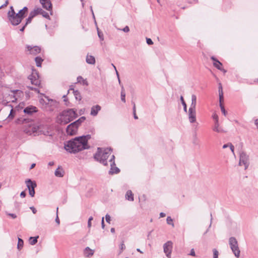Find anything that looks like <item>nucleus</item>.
<instances>
[{
	"instance_id": "31",
	"label": "nucleus",
	"mask_w": 258,
	"mask_h": 258,
	"mask_svg": "<svg viewBox=\"0 0 258 258\" xmlns=\"http://www.w3.org/2000/svg\"><path fill=\"white\" fill-rule=\"evenodd\" d=\"M125 93L124 91V88L122 85H121V100L122 102H125Z\"/></svg>"
},
{
	"instance_id": "14",
	"label": "nucleus",
	"mask_w": 258,
	"mask_h": 258,
	"mask_svg": "<svg viewBox=\"0 0 258 258\" xmlns=\"http://www.w3.org/2000/svg\"><path fill=\"white\" fill-rule=\"evenodd\" d=\"M26 47L27 51L29 52V53L33 55H36L39 53L41 50V48L38 46H32L30 45H27Z\"/></svg>"
},
{
	"instance_id": "4",
	"label": "nucleus",
	"mask_w": 258,
	"mask_h": 258,
	"mask_svg": "<svg viewBox=\"0 0 258 258\" xmlns=\"http://www.w3.org/2000/svg\"><path fill=\"white\" fill-rule=\"evenodd\" d=\"M8 17L13 25H18L22 22V20L18 14L15 12L12 6L10 7V10L8 13Z\"/></svg>"
},
{
	"instance_id": "52",
	"label": "nucleus",
	"mask_w": 258,
	"mask_h": 258,
	"mask_svg": "<svg viewBox=\"0 0 258 258\" xmlns=\"http://www.w3.org/2000/svg\"><path fill=\"white\" fill-rule=\"evenodd\" d=\"M229 147L230 148L231 152H232L233 155H234V147L231 143H229Z\"/></svg>"
},
{
	"instance_id": "46",
	"label": "nucleus",
	"mask_w": 258,
	"mask_h": 258,
	"mask_svg": "<svg viewBox=\"0 0 258 258\" xmlns=\"http://www.w3.org/2000/svg\"><path fill=\"white\" fill-rule=\"evenodd\" d=\"M27 87L30 89V90H34L35 92H36L37 93H39V91L38 90V88H34L33 87H30V86H27Z\"/></svg>"
},
{
	"instance_id": "3",
	"label": "nucleus",
	"mask_w": 258,
	"mask_h": 258,
	"mask_svg": "<svg viewBox=\"0 0 258 258\" xmlns=\"http://www.w3.org/2000/svg\"><path fill=\"white\" fill-rule=\"evenodd\" d=\"M77 116L76 110L74 109H69L62 111L58 117V120L60 123L66 124L75 119Z\"/></svg>"
},
{
	"instance_id": "9",
	"label": "nucleus",
	"mask_w": 258,
	"mask_h": 258,
	"mask_svg": "<svg viewBox=\"0 0 258 258\" xmlns=\"http://www.w3.org/2000/svg\"><path fill=\"white\" fill-rule=\"evenodd\" d=\"M25 183L29 190V195L31 197H33L35 195L34 189L37 186L36 182L32 181L30 179H28L25 181Z\"/></svg>"
},
{
	"instance_id": "33",
	"label": "nucleus",
	"mask_w": 258,
	"mask_h": 258,
	"mask_svg": "<svg viewBox=\"0 0 258 258\" xmlns=\"http://www.w3.org/2000/svg\"><path fill=\"white\" fill-rule=\"evenodd\" d=\"M38 236L37 237H31L29 239L30 244L31 245L35 244L37 242V238Z\"/></svg>"
},
{
	"instance_id": "51",
	"label": "nucleus",
	"mask_w": 258,
	"mask_h": 258,
	"mask_svg": "<svg viewBox=\"0 0 258 258\" xmlns=\"http://www.w3.org/2000/svg\"><path fill=\"white\" fill-rule=\"evenodd\" d=\"M191 256H196V253H195V250L194 248H192L191 250H190V253L189 254Z\"/></svg>"
},
{
	"instance_id": "56",
	"label": "nucleus",
	"mask_w": 258,
	"mask_h": 258,
	"mask_svg": "<svg viewBox=\"0 0 258 258\" xmlns=\"http://www.w3.org/2000/svg\"><path fill=\"white\" fill-rule=\"evenodd\" d=\"M210 216H211V220H210L211 221H210V225H209V228L207 230V231H206V232L205 233V234H206V233L208 231L209 229L211 227V225H212V220H213V218H212V214H211Z\"/></svg>"
},
{
	"instance_id": "29",
	"label": "nucleus",
	"mask_w": 258,
	"mask_h": 258,
	"mask_svg": "<svg viewBox=\"0 0 258 258\" xmlns=\"http://www.w3.org/2000/svg\"><path fill=\"white\" fill-rule=\"evenodd\" d=\"M74 95L76 100L80 101L82 99V97L80 92L78 90H74Z\"/></svg>"
},
{
	"instance_id": "28",
	"label": "nucleus",
	"mask_w": 258,
	"mask_h": 258,
	"mask_svg": "<svg viewBox=\"0 0 258 258\" xmlns=\"http://www.w3.org/2000/svg\"><path fill=\"white\" fill-rule=\"evenodd\" d=\"M35 60L37 67H40L41 66V63L43 61V59L41 57L37 56L35 57Z\"/></svg>"
},
{
	"instance_id": "49",
	"label": "nucleus",
	"mask_w": 258,
	"mask_h": 258,
	"mask_svg": "<svg viewBox=\"0 0 258 258\" xmlns=\"http://www.w3.org/2000/svg\"><path fill=\"white\" fill-rule=\"evenodd\" d=\"M105 219H106V221L107 223H110V220H111V218H110V216L108 214H106V215Z\"/></svg>"
},
{
	"instance_id": "16",
	"label": "nucleus",
	"mask_w": 258,
	"mask_h": 258,
	"mask_svg": "<svg viewBox=\"0 0 258 258\" xmlns=\"http://www.w3.org/2000/svg\"><path fill=\"white\" fill-rule=\"evenodd\" d=\"M37 131L36 127L34 125H29L24 129V132L28 135H31Z\"/></svg>"
},
{
	"instance_id": "7",
	"label": "nucleus",
	"mask_w": 258,
	"mask_h": 258,
	"mask_svg": "<svg viewBox=\"0 0 258 258\" xmlns=\"http://www.w3.org/2000/svg\"><path fill=\"white\" fill-rule=\"evenodd\" d=\"M239 165H244L245 169H246L249 165V157L244 152L240 153Z\"/></svg>"
},
{
	"instance_id": "41",
	"label": "nucleus",
	"mask_w": 258,
	"mask_h": 258,
	"mask_svg": "<svg viewBox=\"0 0 258 258\" xmlns=\"http://www.w3.org/2000/svg\"><path fill=\"white\" fill-rule=\"evenodd\" d=\"M213 258H218L219 252L216 249H214L213 250Z\"/></svg>"
},
{
	"instance_id": "42",
	"label": "nucleus",
	"mask_w": 258,
	"mask_h": 258,
	"mask_svg": "<svg viewBox=\"0 0 258 258\" xmlns=\"http://www.w3.org/2000/svg\"><path fill=\"white\" fill-rule=\"evenodd\" d=\"M220 106L221 110V111H222V113L225 116H226V110H225V109L224 108V107L223 106V105L222 104H220Z\"/></svg>"
},
{
	"instance_id": "32",
	"label": "nucleus",
	"mask_w": 258,
	"mask_h": 258,
	"mask_svg": "<svg viewBox=\"0 0 258 258\" xmlns=\"http://www.w3.org/2000/svg\"><path fill=\"white\" fill-rule=\"evenodd\" d=\"M23 245H24V241H23V240L22 239H21L20 238H18V244H17V248L19 250H21L23 248Z\"/></svg>"
},
{
	"instance_id": "47",
	"label": "nucleus",
	"mask_w": 258,
	"mask_h": 258,
	"mask_svg": "<svg viewBox=\"0 0 258 258\" xmlns=\"http://www.w3.org/2000/svg\"><path fill=\"white\" fill-rule=\"evenodd\" d=\"M112 67H113L116 71V75H117V78H118V82L119 83V84L120 85L121 83H120V79H119V74L118 73V72L116 69V67H115V66L113 64H112Z\"/></svg>"
},
{
	"instance_id": "19",
	"label": "nucleus",
	"mask_w": 258,
	"mask_h": 258,
	"mask_svg": "<svg viewBox=\"0 0 258 258\" xmlns=\"http://www.w3.org/2000/svg\"><path fill=\"white\" fill-rule=\"evenodd\" d=\"M94 253V250L91 249L89 247H86L83 251L84 255L86 257L92 256Z\"/></svg>"
},
{
	"instance_id": "54",
	"label": "nucleus",
	"mask_w": 258,
	"mask_h": 258,
	"mask_svg": "<svg viewBox=\"0 0 258 258\" xmlns=\"http://www.w3.org/2000/svg\"><path fill=\"white\" fill-rule=\"evenodd\" d=\"M122 30L124 32H128L130 31V28L128 26H125L124 28H123Z\"/></svg>"
},
{
	"instance_id": "50",
	"label": "nucleus",
	"mask_w": 258,
	"mask_h": 258,
	"mask_svg": "<svg viewBox=\"0 0 258 258\" xmlns=\"http://www.w3.org/2000/svg\"><path fill=\"white\" fill-rule=\"evenodd\" d=\"M219 94H222V93H223V89H222V84L221 83H219Z\"/></svg>"
},
{
	"instance_id": "25",
	"label": "nucleus",
	"mask_w": 258,
	"mask_h": 258,
	"mask_svg": "<svg viewBox=\"0 0 258 258\" xmlns=\"http://www.w3.org/2000/svg\"><path fill=\"white\" fill-rule=\"evenodd\" d=\"M86 61L88 64H94L95 63V58L92 55L87 54L86 56Z\"/></svg>"
},
{
	"instance_id": "27",
	"label": "nucleus",
	"mask_w": 258,
	"mask_h": 258,
	"mask_svg": "<svg viewBox=\"0 0 258 258\" xmlns=\"http://www.w3.org/2000/svg\"><path fill=\"white\" fill-rule=\"evenodd\" d=\"M125 197V199L128 201H133L134 200L133 194L131 190H128L126 191Z\"/></svg>"
},
{
	"instance_id": "53",
	"label": "nucleus",
	"mask_w": 258,
	"mask_h": 258,
	"mask_svg": "<svg viewBox=\"0 0 258 258\" xmlns=\"http://www.w3.org/2000/svg\"><path fill=\"white\" fill-rule=\"evenodd\" d=\"M219 101H220V104H222L221 102L223 99V93H222L221 94H219Z\"/></svg>"
},
{
	"instance_id": "37",
	"label": "nucleus",
	"mask_w": 258,
	"mask_h": 258,
	"mask_svg": "<svg viewBox=\"0 0 258 258\" xmlns=\"http://www.w3.org/2000/svg\"><path fill=\"white\" fill-rule=\"evenodd\" d=\"M180 99L181 101V103L183 106V110L184 111L186 112L187 111V106H186V103L184 101L183 97L181 96H180Z\"/></svg>"
},
{
	"instance_id": "64",
	"label": "nucleus",
	"mask_w": 258,
	"mask_h": 258,
	"mask_svg": "<svg viewBox=\"0 0 258 258\" xmlns=\"http://www.w3.org/2000/svg\"><path fill=\"white\" fill-rule=\"evenodd\" d=\"M254 123H255V125L256 126V128H258V118L255 119Z\"/></svg>"
},
{
	"instance_id": "57",
	"label": "nucleus",
	"mask_w": 258,
	"mask_h": 258,
	"mask_svg": "<svg viewBox=\"0 0 258 258\" xmlns=\"http://www.w3.org/2000/svg\"><path fill=\"white\" fill-rule=\"evenodd\" d=\"M8 215L11 216L13 219H15L17 217L16 215L15 214H13V213H9Z\"/></svg>"
},
{
	"instance_id": "38",
	"label": "nucleus",
	"mask_w": 258,
	"mask_h": 258,
	"mask_svg": "<svg viewBox=\"0 0 258 258\" xmlns=\"http://www.w3.org/2000/svg\"><path fill=\"white\" fill-rule=\"evenodd\" d=\"M133 113H134V117L135 119H137L138 118L137 115H136V105L134 102L133 103Z\"/></svg>"
},
{
	"instance_id": "43",
	"label": "nucleus",
	"mask_w": 258,
	"mask_h": 258,
	"mask_svg": "<svg viewBox=\"0 0 258 258\" xmlns=\"http://www.w3.org/2000/svg\"><path fill=\"white\" fill-rule=\"evenodd\" d=\"M58 208L57 207L56 208V218H55V222L56 223L59 225L60 224V221H59V219L58 218Z\"/></svg>"
},
{
	"instance_id": "26",
	"label": "nucleus",
	"mask_w": 258,
	"mask_h": 258,
	"mask_svg": "<svg viewBox=\"0 0 258 258\" xmlns=\"http://www.w3.org/2000/svg\"><path fill=\"white\" fill-rule=\"evenodd\" d=\"M197 104V97L195 94L191 95V103L189 108L196 109Z\"/></svg>"
},
{
	"instance_id": "44",
	"label": "nucleus",
	"mask_w": 258,
	"mask_h": 258,
	"mask_svg": "<svg viewBox=\"0 0 258 258\" xmlns=\"http://www.w3.org/2000/svg\"><path fill=\"white\" fill-rule=\"evenodd\" d=\"M98 35L101 40L102 41L104 40L103 33L102 32H100L98 30Z\"/></svg>"
},
{
	"instance_id": "61",
	"label": "nucleus",
	"mask_w": 258,
	"mask_h": 258,
	"mask_svg": "<svg viewBox=\"0 0 258 258\" xmlns=\"http://www.w3.org/2000/svg\"><path fill=\"white\" fill-rule=\"evenodd\" d=\"M9 4V1L8 0H7L6 2H5V3L2 5L1 7H0V9L4 7H6L8 5V4Z\"/></svg>"
},
{
	"instance_id": "58",
	"label": "nucleus",
	"mask_w": 258,
	"mask_h": 258,
	"mask_svg": "<svg viewBox=\"0 0 258 258\" xmlns=\"http://www.w3.org/2000/svg\"><path fill=\"white\" fill-rule=\"evenodd\" d=\"M30 209L32 210L33 214H35L37 212L36 209L34 207H31Z\"/></svg>"
},
{
	"instance_id": "60",
	"label": "nucleus",
	"mask_w": 258,
	"mask_h": 258,
	"mask_svg": "<svg viewBox=\"0 0 258 258\" xmlns=\"http://www.w3.org/2000/svg\"><path fill=\"white\" fill-rule=\"evenodd\" d=\"M20 196L22 198H25L26 197V192L25 191H23L20 194Z\"/></svg>"
},
{
	"instance_id": "1",
	"label": "nucleus",
	"mask_w": 258,
	"mask_h": 258,
	"mask_svg": "<svg viewBox=\"0 0 258 258\" xmlns=\"http://www.w3.org/2000/svg\"><path fill=\"white\" fill-rule=\"evenodd\" d=\"M64 147L67 151L73 154L87 149L85 147V144H84L81 141V138L79 137L68 141L64 144Z\"/></svg>"
},
{
	"instance_id": "39",
	"label": "nucleus",
	"mask_w": 258,
	"mask_h": 258,
	"mask_svg": "<svg viewBox=\"0 0 258 258\" xmlns=\"http://www.w3.org/2000/svg\"><path fill=\"white\" fill-rule=\"evenodd\" d=\"M15 115V112L14 111V109L13 108L11 109L10 111V113L8 116V118L9 119H13Z\"/></svg>"
},
{
	"instance_id": "10",
	"label": "nucleus",
	"mask_w": 258,
	"mask_h": 258,
	"mask_svg": "<svg viewBox=\"0 0 258 258\" xmlns=\"http://www.w3.org/2000/svg\"><path fill=\"white\" fill-rule=\"evenodd\" d=\"M172 247L173 243L171 241H168L163 245L164 252L168 258H171Z\"/></svg>"
},
{
	"instance_id": "17",
	"label": "nucleus",
	"mask_w": 258,
	"mask_h": 258,
	"mask_svg": "<svg viewBox=\"0 0 258 258\" xmlns=\"http://www.w3.org/2000/svg\"><path fill=\"white\" fill-rule=\"evenodd\" d=\"M37 111V108L34 106H29L24 109V112L28 115H32Z\"/></svg>"
},
{
	"instance_id": "63",
	"label": "nucleus",
	"mask_w": 258,
	"mask_h": 258,
	"mask_svg": "<svg viewBox=\"0 0 258 258\" xmlns=\"http://www.w3.org/2000/svg\"><path fill=\"white\" fill-rule=\"evenodd\" d=\"M22 11H23L24 12H25V13H27V12H28V8L27 7H24L22 9Z\"/></svg>"
},
{
	"instance_id": "62",
	"label": "nucleus",
	"mask_w": 258,
	"mask_h": 258,
	"mask_svg": "<svg viewBox=\"0 0 258 258\" xmlns=\"http://www.w3.org/2000/svg\"><path fill=\"white\" fill-rule=\"evenodd\" d=\"M101 227H102V228H104V227H105L104 221V217H103L102 218V220H101Z\"/></svg>"
},
{
	"instance_id": "13",
	"label": "nucleus",
	"mask_w": 258,
	"mask_h": 258,
	"mask_svg": "<svg viewBox=\"0 0 258 258\" xmlns=\"http://www.w3.org/2000/svg\"><path fill=\"white\" fill-rule=\"evenodd\" d=\"M41 11V8H37L34 9L33 11H31L29 14L28 18L26 19V22L25 23V26H27L28 24L31 22L32 19L39 14V11Z\"/></svg>"
},
{
	"instance_id": "20",
	"label": "nucleus",
	"mask_w": 258,
	"mask_h": 258,
	"mask_svg": "<svg viewBox=\"0 0 258 258\" xmlns=\"http://www.w3.org/2000/svg\"><path fill=\"white\" fill-rule=\"evenodd\" d=\"M43 7L47 10L51 9V4L50 0H40Z\"/></svg>"
},
{
	"instance_id": "24",
	"label": "nucleus",
	"mask_w": 258,
	"mask_h": 258,
	"mask_svg": "<svg viewBox=\"0 0 258 258\" xmlns=\"http://www.w3.org/2000/svg\"><path fill=\"white\" fill-rule=\"evenodd\" d=\"M54 174L57 177H63L64 175V171L61 167H58L55 170Z\"/></svg>"
},
{
	"instance_id": "5",
	"label": "nucleus",
	"mask_w": 258,
	"mask_h": 258,
	"mask_svg": "<svg viewBox=\"0 0 258 258\" xmlns=\"http://www.w3.org/2000/svg\"><path fill=\"white\" fill-rule=\"evenodd\" d=\"M229 244L234 255L237 257H239L240 255V250L236 239L234 237H231L229 239Z\"/></svg>"
},
{
	"instance_id": "23",
	"label": "nucleus",
	"mask_w": 258,
	"mask_h": 258,
	"mask_svg": "<svg viewBox=\"0 0 258 258\" xmlns=\"http://www.w3.org/2000/svg\"><path fill=\"white\" fill-rule=\"evenodd\" d=\"M213 130L214 132L220 133L225 132V131L220 126L219 122H215L214 126L213 128Z\"/></svg>"
},
{
	"instance_id": "45",
	"label": "nucleus",
	"mask_w": 258,
	"mask_h": 258,
	"mask_svg": "<svg viewBox=\"0 0 258 258\" xmlns=\"http://www.w3.org/2000/svg\"><path fill=\"white\" fill-rule=\"evenodd\" d=\"M93 218L92 216L89 218L88 221V228H90L91 227V221L93 220Z\"/></svg>"
},
{
	"instance_id": "55",
	"label": "nucleus",
	"mask_w": 258,
	"mask_h": 258,
	"mask_svg": "<svg viewBox=\"0 0 258 258\" xmlns=\"http://www.w3.org/2000/svg\"><path fill=\"white\" fill-rule=\"evenodd\" d=\"M147 43L149 45L153 44V42L150 38H147Z\"/></svg>"
},
{
	"instance_id": "11",
	"label": "nucleus",
	"mask_w": 258,
	"mask_h": 258,
	"mask_svg": "<svg viewBox=\"0 0 258 258\" xmlns=\"http://www.w3.org/2000/svg\"><path fill=\"white\" fill-rule=\"evenodd\" d=\"M29 79L30 80L31 84L36 86H39L40 84L39 76L36 72H33L32 74L29 76Z\"/></svg>"
},
{
	"instance_id": "22",
	"label": "nucleus",
	"mask_w": 258,
	"mask_h": 258,
	"mask_svg": "<svg viewBox=\"0 0 258 258\" xmlns=\"http://www.w3.org/2000/svg\"><path fill=\"white\" fill-rule=\"evenodd\" d=\"M79 137L81 138V141L84 144H85L86 148L87 149H89L90 146L88 145V141L89 139H91V135H87L86 136H82Z\"/></svg>"
},
{
	"instance_id": "48",
	"label": "nucleus",
	"mask_w": 258,
	"mask_h": 258,
	"mask_svg": "<svg viewBox=\"0 0 258 258\" xmlns=\"http://www.w3.org/2000/svg\"><path fill=\"white\" fill-rule=\"evenodd\" d=\"M125 248V245L123 243V242H122L120 245V249L121 251H120V253L122 252L123 250H124Z\"/></svg>"
},
{
	"instance_id": "36",
	"label": "nucleus",
	"mask_w": 258,
	"mask_h": 258,
	"mask_svg": "<svg viewBox=\"0 0 258 258\" xmlns=\"http://www.w3.org/2000/svg\"><path fill=\"white\" fill-rule=\"evenodd\" d=\"M26 13L22 11V10H20L19 12L17 13L18 15L20 17L21 19L22 20L24 17H25V15Z\"/></svg>"
},
{
	"instance_id": "35",
	"label": "nucleus",
	"mask_w": 258,
	"mask_h": 258,
	"mask_svg": "<svg viewBox=\"0 0 258 258\" xmlns=\"http://www.w3.org/2000/svg\"><path fill=\"white\" fill-rule=\"evenodd\" d=\"M39 14H41L44 17L49 19V16L48 13L43 11L42 9L41 11H39Z\"/></svg>"
},
{
	"instance_id": "59",
	"label": "nucleus",
	"mask_w": 258,
	"mask_h": 258,
	"mask_svg": "<svg viewBox=\"0 0 258 258\" xmlns=\"http://www.w3.org/2000/svg\"><path fill=\"white\" fill-rule=\"evenodd\" d=\"M83 80V78L81 76H79L77 77V82L78 83H81V81Z\"/></svg>"
},
{
	"instance_id": "34",
	"label": "nucleus",
	"mask_w": 258,
	"mask_h": 258,
	"mask_svg": "<svg viewBox=\"0 0 258 258\" xmlns=\"http://www.w3.org/2000/svg\"><path fill=\"white\" fill-rule=\"evenodd\" d=\"M167 223L169 225H171L173 227L174 226V224L173 222V219L171 217L168 216L166 219Z\"/></svg>"
},
{
	"instance_id": "18",
	"label": "nucleus",
	"mask_w": 258,
	"mask_h": 258,
	"mask_svg": "<svg viewBox=\"0 0 258 258\" xmlns=\"http://www.w3.org/2000/svg\"><path fill=\"white\" fill-rule=\"evenodd\" d=\"M101 107L99 105H96L93 106L91 108L90 115L93 116H96L98 112L101 110Z\"/></svg>"
},
{
	"instance_id": "30",
	"label": "nucleus",
	"mask_w": 258,
	"mask_h": 258,
	"mask_svg": "<svg viewBox=\"0 0 258 258\" xmlns=\"http://www.w3.org/2000/svg\"><path fill=\"white\" fill-rule=\"evenodd\" d=\"M86 119V117L85 116L81 117L79 119L74 122L76 125L79 126L82 122H83Z\"/></svg>"
},
{
	"instance_id": "8",
	"label": "nucleus",
	"mask_w": 258,
	"mask_h": 258,
	"mask_svg": "<svg viewBox=\"0 0 258 258\" xmlns=\"http://www.w3.org/2000/svg\"><path fill=\"white\" fill-rule=\"evenodd\" d=\"M114 159V156L111 155L110 158L108 160L110 166V169L109 171V174L112 175L114 174H117L120 172V169L116 166Z\"/></svg>"
},
{
	"instance_id": "40",
	"label": "nucleus",
	"mask_w": 258,
	"mask_h": 258,
	"mask_svg": "<svg viewBox=\"0 0 258 258\" xmlns=\"http://www.w3.org/2000/svg\"><path fill=\"white\" fill-rule=\"evenodd\" d=\"M212 118L215 120V122H219V117L218 115L216 113H214L212 115Z\"/></svg>"
},
{
	"instance_id": "12",
	"label": "nucleus",
	"mask_w": 258,
	"mask_h": 258,
	"mask_svg": "<svg viewBox=\"0 0 258 258\" xmlns=\"http://www.w3.org/2000/svg\"><path fill=\"white\" fill-rule=\"evenodd\" d=\"M78 126L76 125L73 122L69 124L66 129V132L69 135H74L77 132Z\"/></svg>"
},
{
	"instance_id": "6",
	"label": "nucleus",
	"mask_w": 258,
	"mask_h": 258,
	"mask_svg": "<svg viewBox=\"0 0 258 258\" xmlns=\"http://www.w3.org/2000/svg\"><path fill=\"white\" fill-rule=\"evenodd\" d=\"M22 93V91L19 90L11 91L10 93L6 96V100L3 101L4 103L15 102L17 100V96L20 95Z\"/></svg>"
},
{
	"instance_id": "15",
	"label": "nucleus",
	"mask_w": 258,
	"mask_h": 258,
	"mask_svg": "<svg viewBox=\"0 0 258 258\" xmlns=\"http://www.w3.org/2000/svg\"><path fill=\"white\" fill-rule=\"evenodd\" d=\"M188 119L190 123H194L196 121V109L189 108L188 109Z\"/></svg>"
},
{
	"instance_id": "2",
	"label": "nucleus",
	"mask_w": 258,
	"mask_h": 258,
	"mask_svg": "<svg viewBox=\"0 0 258 258\" xmlns=\"http://www.w3.org/2000/svg\"><path fill=\"white\" fill-rule=\"evenodd\" d=\"M112 151L110 148L103 149L98 148L97 152L94 156V159L104 166L107 165V159L110 158Z\"/></svg>"
},
{
	"instance_id": "21",
	"label": "nucleus",
	"mask_w": 258,
	"mask_h": 258,
	"mask_svg": "<svg viewBox=\"0 0 258 258\" xmlns=\"http://www.w3.org/2000/svg\"><path fill=\"white\" fill-rule=\"evenodd\" d=\"M211 59L214 61L213 63L214 66L218 70L223 71L222 64L218 60H217L214 56L211 57Z\"/></svg>"
}]
</instances>
